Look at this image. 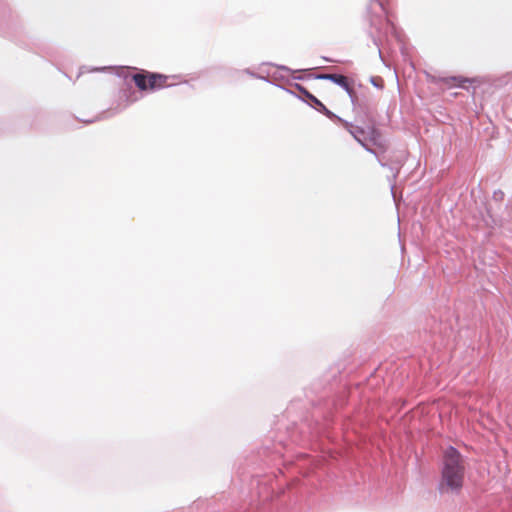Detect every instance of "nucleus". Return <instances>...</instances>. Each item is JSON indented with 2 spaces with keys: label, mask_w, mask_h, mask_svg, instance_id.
<instances>
[{
  "label": "nucleus",
  "mask_w": 512,
  "mask_h": 512,
  "mask_svg": "<svg viewBox=\"0 0 512 512\" xmlns=\"http://www.w3.org/2000/svg\"><path fill=\"white\" fill-rule=\"evenodd\" d=\"M320 79H327L330 80L337 85L343 87L350 96L354 94L353 87L351 86L348 78L344 75L340 74H322L319 76Z\"/></svg>",
  "instance_id": "4"
},
{
  "label": "nucleus",
  "mask_w": 512,
  "mask_h": 512,
  "mask_svg": "<svg viewBox=\"0 0 512 512\" xmlns=\"http://www.w3.org/2000/svg\"><path fill=\"white\" fill-rule=\"evenodd\" d=\"M348 131L368 151L375 155L383 154L387 149V143L382 134L374 127L367 130L346 123Z\"/></svg>",
  "instance_id": "2"
},
{
  "label": "nucleus",
  "mask_w": 512,
  "mask_h": 512,
  "mask_svg": "<svg viewBox=\"0 0 512 512\" xmlns=\"http://www.w3.org/2000/svg\"><path fill=\"white\" fill-rule=\"evenodd\" d=\"M472 82L473 80L462 76L441 77L438 79V83L443 84L447 88L464 87L466 83Z\"/></svg>",
  "instance_id": "5"
},
{
  "label": "nucleus",
  "mask_w": 512,
  "mask_h": 512,
  "mask_svg": "<svg viewBox=\"0 0 512 512\" xmlns=\"http://www.w3.org/2000/svg\"><path fill=\"white\" fill-rule=\"evenodd\" d=\"M311 98H312V99H313L317 104L322 105V104L317 100V98H315V97H313V96H311Z\"/></svg>",
  "instance_id": "6"
},
{
  "label": "nucleus",
  "mask_w": 512,
  "mask_h": 512,
  "mask_svg": "<svg viewBox=\"0 0 512 512\" xmlns=\"http://www.w3.org/2000/svg\"><path fill=\"white\" fill-rule=\"evenodd\" d=\"M132 80L140 91H155L168 86V76L145 70L133 74Z\"/></svg>",
  "instance_id": "3"
},
{
  "label": "nucleus",
  "mask_w": 512,
  "mask_h": 512,
  "mask_svg": "<svg viewBox=\"0 0 512 512\" xmlns=\"http://www.w3.org/2000/svg\"><path fill=\"white\" fill-rule=\"evenodd\" d=\"M465 467L461 454L453 447L444 452L441 489L459 491L463 486Z\"/></svg>",
  "instance_id": "1"
}]
</instances>
